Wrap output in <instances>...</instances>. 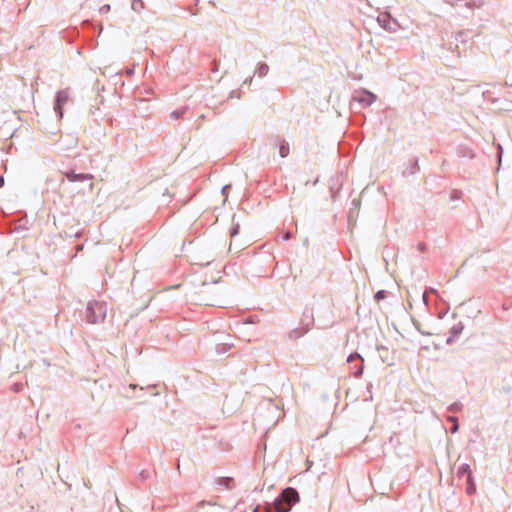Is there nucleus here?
Segmentation results:
<instances>
[{"label": "nucleus", "mask_w": 512, "mask_h": 512, "mask_svg": "<svg viewBox=\"0 0 512 512\" xmlns=\"http://www.w3.org/2000/svg\"><path fill=\"white\" fill-rule=\"evenodd\" d=\"M298 501V492L294 488L288 487L284 489L280 496L275 500L274 507L277 512H288Z\"/></svg>", "instance_id": "obj_1"}, {"label": "nucleus", "mask_w": 512, "mask_h": 512, "mask_svg": "<svg viewBox=\"0 0 512 512\" xmlns=\"http://www.w3.org/2000/svg\"><path fill=\"white\" fill-rule=\"evenodd\" d=\"M197 300L205 305H214V297L218 294L215 286L206 285L204 282L201 288L195 291Z\"/></svg>", "instance_id": "obj_2"}, {"label": "nucleus", "mask_w": 512, "mask_h": 512, "mask_svg": "<svg viewBox=\"0 0 512 512\" xmlns=\"http://www.w3.org/2000/svg\"><path fill=\"white\" fill-rule=\"evenodd\" d=\"M88 319L90 322L95 323L105 318V307L101 303H93L88 307Z\"/></svg>", "instance_id": "obj_3"}, {"label": "nucleus", "mask_w": 512, "mask_h": 512, "mask_svg": "<svg viewBox=\"0 0 512 512\" xmlns=\"http://www.w3.org/2000/svg\"><path fill=\"white\" fill-rule=\"evenodd\" d=\"M63 175L70 182L84 181V180L92 181L93 180V175H91V174H82V173L81 174H77V173L71 171V172H64ZM89 188H90V190L93 189V182H90Z\"/></svg>", "instance_id": "obj_4"}, {"label": "nucleus", "mask_w": 512, "mask_h": 512, "mask_svg": "<svg viewBox=\"0 0 512 512\" xmlns=\"http://www.w3.org/2000/svg\"><path fill=\"white\" fill-rule=\"evenodd\" d=\"M68 99V95L66 92H58L55 102V110L59 113V116L62 117V106Z\"/></svg>", "instance_id": "obj_5"}, {"label": "nucleus", "mask_w": 512, "mask_h": 512, "mask_svg": "<svg viewBox=\"0 0 512 512\" xmlns=\"http://www.w3.org/2000/svg\"><path fill=\"white\" fill-rule=\"evenodd\" d=\"M276 146L278 148L279 155L284 158L288 156L290 152V147L288 142L285 139H279L276 143Z\"/></svg>", "instance_id": "obj_6"}, {"label": "nucleus", "mask_w": 512, "mask_h": 512, "mask_svg": "<svg viewBox=\"0 0 512 512\" xmlns=\"http://www.w3.org/2000/svg\"><path fill=\"white\" fill-rule=\"evenodd\" d=\"M467 484H468V487H467V492L469 494H472L475 492V486H474V483L472 481V475L471 473H469V475L467 476Z\"/></svg>", "instance_id": "obj_7"}, {"label": "nucleus", "mask_w": 512, "mask_h": 512, "mask_svg": "<svg viewBox=\"0 0 512 512\" xmlns=\"http://www.w3.org/2000/svg\"><path fill=\"white\" fill-rule=\"evenodd\" d=\"M142 7H143V3H142V1H141V0H133V2H132V8H133L134 10H139V9H140V8H142Z\"/></svg>", "instance_id": "obj_8"}, {"label": "nucleus", "mask_w": 512, "mask_h": 512, "mask_svg": "<svg viewBox=\"0 0 512 512\" xmlns=\"http://www.w3.org/2000/svg\"><path fill=\"white\" fill-rule=\"evenodd\" d=\"M460 472L462 473H467V476L469 475V473H471L470 471V467L468 464H464L460 467Z\"/></svg>", "instance_id": "obj_9"}, {"label": "nucleus", "mask_w": 512, "mask_h": 512, "mask_svg": "<svg viewBox=\"0 0 512 512\" xmlns=\"http://www.w3.org/2000/svg\"><path fill=\"white\" fill-rule=\"evenodd\" d=\"M384 298V292L383 291H379L376 293L375 295V299L376 300H380V299H383Z\"/></svg>", "instance_id": "obj_10"}, {"label": "nucleus", "mask_w": 512, "mask_h": 512, "mask_svg": "<svg viewBox=\"0 0 512 512\" xmlns=\"http://www.w3.org/2000/svg\"><path fill=\"white\" fill-rule=\"evenodd\" d=\"M458 430V424L455 422L453 428L451 429L452 433H455Z\"/></svg>", "instance_id": "obj_11"}, {"label": "nucleus", "mask_w": 512, "mask_h": 512, "mask_svg": "<svg viewBox=\"0 0 512 512\" xmlns=\"http://www.w3.org/2000/svg\"><path fill=\"white\" fill-rule=\"evenodd\" d=\"M356 357H358V355H350V356L348 357V362L353 361Z\"/></svg>", "instance_id": "obj_12"}, {"label": "nucleus", "mask_w": 512, "mask_h": 512, "mask_svg": "<svg viewBox=\"0 0 512 512\" xmlns=\"http://www.w3.org/2000/svg\"><path fill=\"white\" fill-rule=\"evenodd\" d=\"M4 185V178L0 175V187Z\"/></svg>", "instance_id": "obj_13"}, {"label": "nucleus", "mask_w": 512, "mask_h": 512, "mask_svg": "<svg viewBox=\"0 0 512 512\" xmlns=\"http://www.w3.org/2000/svg\"><path fill=\"white\" fill-rule=\"evenodd\" d=\"M254 512H257V510H256V511H254Z\"/></svg>", "instance_id": "obj_14"}]
</instances>
